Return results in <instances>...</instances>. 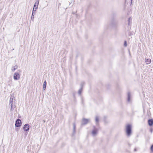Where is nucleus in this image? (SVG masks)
<instances>
[{"instance_id":"obj_1","label":"nucleus","mask_w":153,"mask_h":153,"mask_svg":"<svg viewBox=\"0 0 153 153\" xmlns=\"http://www.w3.org/2000/svg\"><path fill=\"white\" fill-rule=\"evenodd\" d=\"M13 96H11L10 98V99L9 101V105H10L11 107V110L13 111L15 107H16V105H15V100L13 99Z\"/></svg>"},{"instance_id":"obj_2","label":"nucleus","mask_w":153,"mask_h":153,"mask_svg":"<svg viewBox=\"0 0 153 153\" xmlns=\"http://www.w3.org/2000/svg\"><path fill=\"white\" fill-rule=\"evenodd\" d=\"M132 126L130 124H128L126 126V132L127 135L130 136L131 133Z\"/></svg>"},{"instance_id":"obj_14","label":"nucleus","mask_w":153,"mask_h":153,"mask_svg":"<svg viewBox=\"0 0 153 153\" xmlns=\"http://www.w3.org/2000/svg\"><path fill=\"white\" fill-rule=\"evenodd\" d=\"M39 1H36L35 2V3L34 4V6H38V4H39Z\"/></svg>"},{"instance_id":"obj_15","label":"nucleus","mask_w":153,"mask_h":153,"mask_svg":"<svg viewBox=\"0 0 153 153\" xmlns=\"http://www.w3.org/2000/svg\"><path fill=\"white\" fill-rule=\"evenodd\" d=\"M82 88H81L79 90V91H78V94L80 95L82 92Z\"/></svg>"},{"instance_id":"obj_8","label":"nucleus","mask_w":153,"mask_h":153,"mask_svg":"<svg viewBox=\"0 0 153 153\" xmlns=\"http://www.w3.org/2000/svg\"><path fill=\"white\" fill-rule=\"evenodd\" d=\"M97 133V130L96 128H94L92 131V134L93 136H95Z\"/></svg>"},{"instance_id":"obj_5","label":"nucleus","mask_w":153,"mask_h":153,"mask_svg":"<svg viewBox=\"0 0 153 153\" xmlns=\"http://www.w3.org/2000/svg\"><path fill=\"white\" fill-rule=\"evenodd\" d=\"M23 129L25 131H27L29 130V125L28 124H25L24 127Z\"/></svg>"},{"instance_id":"obj_16","label":"nucleus","mask_w":153,"mask_h":153,"mask_svg":"<svg viewBox=\"0 0 153 153\" xmlns=\"http://www.w3.org/2000/svg\"><path fill=\"white\" fill-rule=\"evenodd\" d=\"M35 10H33V12H32V14H35L36 13Z\"/></svg>"},{"instance_id":"obj_13","label":"nucleus","mask_w":153,"mask_h":153,"mask_svg":"<svg viewBox=\"0 0 153 153\" xmlns=\"http://www.w3.org/2000/svg\"><path fill=\"white\" fill-rule=\"evenodd\" d=\"M18 68V66L17 65H16L13 67V69H12V71H15L16 69H17Z\"/></svg>"},{"instance_id":"obj_21","label":"nucleus","mask_w":153,"mask_h":153,"mask_svg":"<svg viewBox=\"0 0 153 153\" xmlns=\"http://www.w3.org/2000/svg\"><path fill=\"white\" fill-rule=\"evenodd\" d=\"M75 127H76L75 125V124H74L73 125V128H74V131L75 130Z\"/></svg>"},{"instance_id":"obj_18","label":"nucleus","mask_w":153,"mask_h":153,"mask_svg":"<svg viewBox=\"0 0 153 153\" xmlns=\"http://www.w3.org/2000/svg\"><path fill=\"white\" fill-rule=\"evenodd\" d=\"M34 15L33 14H32V16H31V19L32 20H33V19H34Z\"/></svg>"},{"instance_id":"obj_24","label":"nucleus","mask_w":153,"mask_h":153,"mask_svg":"<svg viewBox=\"0 0 153 153\" xmlns=\"http://www.w3.org/2000/svg\"><path fill=\"white\" fill-rule=\"evenodd\" d=\"M136 149H134V151H136Z\"/></svg>"},{"instance_id":"obj_17","label":"nucleus","mask_w":153,"mask_h":153,"mask_svg":"<svg viewBox=\"0 0 153 153\" xmlns=\"http://www.w3.org/2000/svg\"><path fill=\"white\" fill-rule=\"evenodd\" d=\"M38 8V6H35L34 5L33 8V10H36Z\"/></svg>"},{"instance_id":"obj_12","label":"nucleus","mask_w":153,"mask_h":153,"mask_svg":"<svg viewBox=\"0 0 153 153\" xmlns=\"http://www.w3.org/2000/svg\"><path fill=\"white\" fill-rule=\"evenodd\" d=\"M47 82L46 80L43 83V88L44 90H45L46 87Z\"/></svg>"},{"instance_id":"obj_4","label":"nucleus","mask_w":153,"mask_h":153,"mask_svg":"<svg viewBox=\"0 0 153 153\" xmlns=\"http://www.w3.org/2000/svg\"><path fill=\"white\" fill-rule=\"evenodd\" d=\"M20 78V75L17 72L15 73L13 75V78L15 80H19Z\"/></svg>"},{"instance_id":"obj_11","label":"nucleus","mask_w":153,"mask_h":153,"mask_svg":"<svg viewBox=\"0 0 153 153\" xmlns=\"http://www.w3.org/2000/svg\"><path fill=\"white\" fill-rule=\"evenodd\" d=\"M145 62L147 64H149L151 62V60L150 59H146Z\"/></svg>"},{"instance_id":"obj_20","label":"nucleus","mask_w":153,"mask_h":153,"mask_svg":"<svg viewBox=\"0 0 153 153\" xmlns=\"http://www.w3.org/2000/svg\"><path fill=\"white\" fill-rule=\"evenodd\" d=\"M151 150L153 152V145L151 147Z\"/></svg>"},{"instance_id":"obj_6","label":"nucleus","mask_w":153,"mask_h":153,"mask_svg":"<svg viewBox=\"0 0 153 153\" xmlns=\"http://www.w3.org/2000/svg\"><path fill=\"white\" fill-rule=\"evenodd\" d=\"M127 101L128 102H131V96L130 92H128L127 94Z\"/></svg>"},{"instance_id":"obj_19","label":"nucleus","mask_w":153,"mask_h":153,"mask_svg":"<svg viewBox=\"0 0 153 153\" xmlns=\"http://www.w3.org/2000/svg\"><path fill=\"white\" fill-rule=\"evenodd\" d=\"M124 45L125 47H126L127 46V42L126 41H125L124 42Z\"/></svg>"},{"instance_id":"obj_23","label":"nucleus","mask_w":153,"mask_h":153,"mask_svg":"<svg viewBox=\"0 0 153 153\" xmlns=\"http://www.w3.org/2000/svg\"><path fill=\"white\" fill-rule=\"evenodd\" d=\"M150 131H151V132H152V129H150Z\"/></svg>"},{"instance_id":"obj_7","label":"nucleus","mask_w":153,"mask_h":153,"mask_svg":"<svg viewBox=\"0 0 153 153\" xmlns=\"http://www.w3.org/2000/svg\"><path fill=\"white\" fill-rule=\"evenodd\" d=\"M90 120L89 119H83L82 121V123L83 124H85L89 122Z\"/></svg>"},{"instance_id":"obj_10","label":"nucleus","mask_w":153,"mask_h":153,"mask_svg":"<svg viewBox=\"0 0 153 153\" xmlns=\"http://www.w3.org/2000/svg\"><path fill=\"white\" fill-rule=\"evenodd\" d=\"M99 117L98 115L96 116L95 117V120L97 124L99 122Z\"/></svg>"},{"instance_id":"obj_22","label":"nucleus","mask_w":153,"mask_h":153,"mask_svg":"<svg viewBox=\"0 0 153 153\" xmlns=\"http://www.w3.org/2000/svg\"><path fill=\"white\" fill-rule=\"evenodd\" d=\"M129 1V5H131V3H132V1Z\"/></svg>"},{"instance_id":"obj_9","label":"nucleus","mask_w":153,"mask_h":153,"mask_svg":"<svg viewBox=\"0 0 153 153\" xmlns=\"http://www.w3.org/2000/svg\"><path fill=\"white\" fill-rule=\"evenodd\" d=\"M149 125L150 126H152L153 124V119L149 120L148 121Z\"/></svg>"},{"instance_id":"obj_3","label":"nucleus","mask_w":153,"mask_h":153,"mask_svg":"<svg viewBox=\"0 0 153 153\" xmlns=\"http://www.w3.org/2000/svg\"><path fill=\"white\" fill-rule=\"evenodd\" d=\"M22 122L19 119H17L15 122V126L16 127H19L21 126Z\"/></svg>"}]
</instances>
